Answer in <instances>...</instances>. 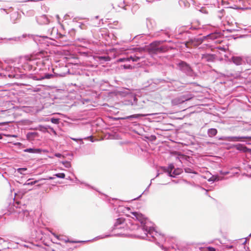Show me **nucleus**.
I'll return each instance as SVG.
<instances>
[{"instance_id":"nucleus-10","label":"nucleus","mask_w":251,"mask_h":251,"mask_svg":"<svg viewBox=\"0 0 251 251\" xmlns=\"http://www.w3.org/2000/svg\"><path fill=\"white\" fill-rule=\"evenodd\" d=\"M208 133L209 136L212 137L216 135L217 130L215 128H211L208 130Z\"/></svg>"},{"instance_id":"nucleus-27","label":"nucleus","mask_w":251,"mask_h":251,"mask_svg":"<svg viewBox=\"0 0 251 251\" xmlns=\"http://www.w3.org/2000/svg\"><path fill=\"white\" fill-rule=\"evenodd\" d=\"M50 77V75H48L46 76V78H49Z\"/></svg>"},{"instance_id":"nucleus-19","label":"nucleus","mask_w":251,"mask_h":251,"mask_svg":"<svg viewBox=\"0 0 251 251\" xmlns=\"http://www.w3.org/2000/svg\"><path fill=\"white\" fill-rule=\"evenodd\" d=\"M125 61H129V58H120L118 60V61L119 62H124Z\"/></svg>"},{"instance_id":"nucleus-16","label":"nucleus","mask_w":251,"mask_h":251,"mask_svg":"<svg viewBox=\"0 0 251 251\" xmlns=\"http://www.w3.org/2000/svg\"><path fill=\"white\" fill-rule=\"evenodd\" d=\"M129 58V60H132L134 62L138 61L140 59L139 57L136 56H133V57L131 56Z\"/></svg>"},{"instance_id":"nucleus-20","label":"nucleus","mask_w":251,"mask_h":251,"mask_svg":"<svg viewBox=\"0 0 251 251\" xmlns=\"http://www.w3.org/2000/svg\"><path fill=\"white\" fill-rule=\"evenodd\" d=\"M123 67L125 69H131L132 68V66L130 65L127 66L124 65L123 66Z\"/></svg>"},{"instance_id":"nucleus-13","label":"nucleus","mask_w":251,"mask_h":251,"mask_svg":"<svg viewBox=\"0 0 251 251\" xmlns=\"http://www.w3.org/2000/svg\"><path fill=\"white\" fill-rule=\"evenodd\" d=\"M174 169V166L173 164L169 165V167H168V172L169 173L170 176H174V175H172V172H173V170Z\"/></svg>"},{"instance_id":"nucleus-18","label":"nucleus","mask_w":251,"mask_h":251,"mask_svg":"<svg viewBox=\"0 0 251 251\" xmlns=\"http://www.w3.org/2000/svg\"><path fill=\"white\" fill-rule=\"evenodd\" d=\"M185 172L187 173H195L193 170L189 168H186L184 169Z\"/></svg>"},{"instance_id":"nucleus-14","label":"nucleus","mask_w":251,"mask_h":251,"mask_svg":"<svg viewBox=\"0 0 251 251\" xmlns=\"http://www.w3.org/2000/svg\"><path fill=\"white\" fill-rule=\"evenodd\" d=\"M98 58L100 60H103L105 61H109L110 60V58L108 56H99L98 57Z\"/></svg>"},{"instance_id":"nucleus-7","label":"nucleus","mask_w":251,"mask_h":251,"mask_svg":"<svg viewBox=\"0 0 251 251\" xmlns=\"http://www.w3.org/2000/svg\"><path fill=\"white\" fill-rule=\"evenodd\" d=\"M202 59H204L206 61L208 62H212L215 59V55L210 54H202L201 56Z\"/></svg>"},{"instance_id":"nucleus-1","label":"nucleus","mask_w":251,"mask_h":251,"mask_svg":"<svg viewBox=\"0 0 251 251\" xmlns=\"http://www.w3.org/2000/svg\"><path fill=\"white\" fill-rule=\"evenodd\" d=\"M163 41H156L151 43L147 48L148 52L151 54H157L168 51L170 48L167 46H160Z\"/></svg>"},{"instance_id":"nucleus-5","label":"nucleus","mask_w":251,"mask_h":251,"mask_svg":"<svg viewBox=\"0 0 251 251\" xmlns=\"http://www.w3.org/2000/svg\"><path fill=\"white\" fill-rule=\"evenodd\" d=\"M234 148L239 151H241L243 152H250L251 151V150L248 149L246 146H245L244 145L238 144L234 146Z\"/></svg>"},{"instance_id":"nucleus-26","label":"nucleus","mask_w":251,"mask_h":251,"mask_svg":"<svg viewBox=\"0 0 251 251\" xmlns=\"http://www.w3.org/2000/svg\"><path fill=\"white\" fill-rule=\"evenodd\" d=\"M53 235L56 237L58 239H59V236L57 235H56L55 234H53Z\"/></svg>"},{"instance_id":"nucleus-22","label":"nucleus","mask_w":251,"mask_h":251,"mask_svg":"<svg viewBox=\"0 0 251 251\" xmlns=\"http://www.w3.org/2000/svg\"><path fill=\"white\" fill-rule=\"evenodd\" d=\"M39 181V180H35V181H32V182H29L27 184V185H34L35 184V183H36L37 182H38Z\"/></svg>"},{"instance_id":"nucleus-28","label":"nucleus","mask_w":251,"mask_h":251,"mask_svg":"<svg viewBox=\"0 0 251 251\" xmlns=\"http://www.w3.org/2000/svg\"><path fill=\"white\" fill-rule=\"evenodd\" d=\"M49 179H53V177H50Z\"/></svg>"},{"instance_id":"nucleus-9","label":"nucleus","mask_w":251,"mask_h":251,"mask_svg":"<svg viewBox=\"0 0 251 251\" xmlns=\"http://www.w3.org/2000/svg\"><path fill=\"white\" fill-rule=\"evenodd\" d=\"M230 141H240L242 139H248L251 140V137H230Z\"/></svg>"},{"instance_id":"nucleus-4","label":"nucleus","mask_w":251,"mask_h":251,"mask_svg":"<svg viewBox=\"0 0 251 251\" xmlns=\"http://www.w3.org/2000/svg\"><path fill=\"white\" fill-rule=\"evenodd\" d=\"M131 214L135 217L136 219L140 221L142 224H145L146 219L141 213L134 212H131Z\"/></svg>"},{"instance_id":"nucleus-12","label":"nucleus","mask_w":251,"mask_h":251,"mask_svg":"<svg viewBox=\"0 0 251 251\" xmlns=\"http://www.w3.org/2000/svg\"><path fill=\"white\" fill-rule=\"evenodd\" d=\"M182 170L181 169L177 168L176 169H175L173 172H172V175H174L173 177H175V176L180 174Z\"/></svg>"},{"instance_id":"nucleus-23","label":"nucleus","mask_w":251,"mask_h":251,"mask_svg":"<svg viewBox=\"0 0 251 251\" xmlns=\"http://www.w3.org/2000/svg\"><path fill=\"white\" fill-rule=\"evenodd\" d=\"M207 249L209 251H216V249L213 247H208Z\"/></svg>"},{"instance_id":"nucleus-8","label":"nucleus","mask_w":251,"mask_h":251,"mask_svg":"<svg viewBox=\"0 0 251 251\" xmlns=\"http://www.w3.org/2000/svg\"><path fill=\"white\" fill-rule=\"evenodd\" d=\"M233 62L237 65H240L242 63V59L239 56H233L232 57Z\"/></svg>"},{"instance_id":"nucleus-29","label":"nucleus","mask_w":251,"mask_h":251,"mask_svg":"<svg viewBox=\"0 0 251 251\" xmlns=\"http://www.w3.org/2000/svg\"><path fill=\"white\" fill-rule=\"evenodd\" d=\"M181 63H182V64H185V63H184V62H182Z\"/></svg>"},{"instance_id":"nucleus-2","label":"nucleus","mask_w":251,"mask_h":251,"mask_svg":"<svg viewBox=\"0 0 251 251\" xmlns=\"http://www.w3.org/2000/svg\"><path fill=\"white\" fill-rule=\"evenodd\" d=\"M114 226L117 227V228H123L124 230L123 232L117 233L118 234L122 236H126L127 235V233L126 230H127L126 224L125 223V219L122 218H120L116 220Z\"/></svg>"},{"instance_id":"nucleus-24","label":"nucleus","mask_w":251,"mask_h":251,"mask_svg":"<svg viewBox=\"0 0 251 251\" xmlns=\"http://www.w3.org/2000/svg\"><path fill=\"white\" fill-rule=\"evenodd\" d=\"M25 170H26V168H19L18 169V172H20L21 173H22V171H25Z\"/></svg>"},{"instance_id":"nucleus-21","label":"nucleus","mask_w":251,"mask_h":251,"mask_svg":"<svg viewBox=\"0 0 251 251\" xmlns=\"http://www.w3.org/2000/svg\"><path fill=\"white\" fill-rule=\"evenodd\" d=\"M51 122L54 124H57L58 123V120L57 119H52L51 120Z\"/></svg>"},{"instance_id":"nucleus-3","label":"nucleus","mask_w":251,"mask_h":251,"mask_svg":"<svg viewBox=\"0 0 251 251\" xmlns=\"http://www.w3.org/2000/svg\"><path fill=\"white\" fill-rule=\"evenodd\" d=\"M203 40L201 39H194L189 40L185 43L187 48H191L192 46L197 47L202 43Z\"/></svg>"},{"instance_id":"nucleus-17","label":"nucleus","mask_w":251,"mask_h":251,"mask_svg":"<svg viewBox=\"0 0 251 251\" xmlns=\"http://www.w3.org/2000/svg\"><path fill=\"white\" fill-rule=\"evenodd\" d=\"M62 163L65 166V167L66 168H70L71 166V164L70 162L65 161V162H62Z\"/></svg>"},{"instance_id":"nucleus-25","label":"nucleus","mask_w":251,"mask_h":251,"mask_svg":"<svg viewBox=\"0 0 251 251\" xmlns=\"http://www.w3.org/2000/svg\"><path fill=\"white\" fill-rule=\"evenodd\" d=\"M55 156L57 157H61L62 155L60 153H56L55 154Z\"/></svg>"},{"instance_id":"nucleus-11","label":"nucleus","mask_w":251,"mask_h":251,"mask_svg":"<svg viewBox=\"0 0 251 251\" xmlns=\"http://www.w3.org/2000/svg\"><path fill=\"white\" fill-rule=\"evenodd\" d=\"M25 152H28L30 153H39L41 151L40 149H27L25 150Z\"/></svg>"},{"instance_id":"nucleus-6","label":"nucleus","mask_w":251,"mask_h":251,"mask_svg":"<svg viewBox=\"0 0 251 251\" xmlns=\"http://www.w3.org/2000/svg\"><path fill=\"white\" fill-rule=\"evenodd\" d=\"M192 98V97H186L185 96H182L179 99H176L173 100V102L175 104L180 103H182L185 101L188 100Z\"/></svg>"},{"instance_id":"nucleus-15","label":"nucleus","mask_w":251,"mask_h":251,"mask_svg":"<svg viewBox=\"0 0 251 251\" xmlns=\"http://www.w3.org/2000/svg\"><path fill=\"white\" fill-rule=\"evenodd\" d=\"M54 176L57 177L64 178L65 177V174L64 173H58L54 175Z\"/></svg>"}]
</instances>
